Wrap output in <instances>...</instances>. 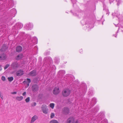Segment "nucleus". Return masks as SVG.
<instances>
[{
	"label": "nucleus",
	"instance_id": "nucleus-28",
	"mask_svg": "<svg viewBox=\"0 0 123 123\" xmlns=\"http://www.w3.org/2000/svg\"><path fill=\"white\" fill-rule=\"evenodd\" d=\"M101 123H108V122L106 119H104L101 122Z\"/></svg>",
	"mask_w": 123,
	"mask_h": 123
},
{
	"label": "nucleus",
	"instance_id": "nucleus-45",
	"mask_svg": "<svg viewBox=\"0 0 123 123\" xmlns=\"http://www.w3.org/2000/svg\"><path fill=\"white\" fill-rule=\"evenodd\" d=\"M26 94V92H23V93L22 95L23 96H25Z\"/></svg>",
	"mask_w": 123,
	"mask_h": 123
},
{
	"label": "nucleus",
	"instance_id": "nucleus-53",
	"mask_svg": "<svg viewBox=\"0 0 123 123\" xmlns=\"http://www.w3.org/2000/svg\"><path fill=\"white\" fill-rule=\"evenodd\" d=\"M86 25L88 24V25H89V24H88V22H87L86 23Z\"/></svg>",
	"mask_w": 123,
	"mask_h": 123
},
{
	"label": "nucleus",
	"instance_id": "nucleus-14",
	"mask_svg": "<svg viewBox=\"0 0 123 123\" xmlns=\"http://www.w3.org/2000/svg\"><path fill=\"white\" fill-rule=\"evenodd\" d=\"M26 28L28 30H31L33 27V25L32 24L29 23L27 24L26 25Z\"/></svg>",
	"mask_w": 123,
	"mask_h": 123
},
{
	"label": "nucleus",
	"instance_id": "nucleus-2",
	"mask_svg": "<svg viewBox=\"0 0 123 123\" xmlns=\"http://www.w3.org/2000/svg\"><path fill=\"white\" fill-rule=\"evenodd\" d=\"M19 65L17 62H14L12 63L11 66L12 69L15 70L19 68Z\"/></svg>",
	"mask_w": 123,
	"mask_h": 123
},
{
	"label": "nucleus",
	"instance_id": "nucleus-41",
	"mask_svg": "<svg viewBox=\"0 0 123 123\" xmlns=\"http://www.w3.org/2000/svg\"><path fill=\"white\" fill-rule=\"evenodd\" d=\"M73 123H80L79 121L78 120H76L75 121H74Z\"/></svg>",
	"mask_w": 123,
	"mask_h": 123
},
{
	"label": "nucleus",
	"instance_id": "nucleus-35",
	"mask_svg": "<svg viewBox=\"0 0 123 123\" xmlns=\"http://www.w3.org/2000/svg\"><path fill=\"white\" fill-rule=\"evenodd\" d=\"M103 10H105V9L106 8V6L105 5V4H104L103 3Z\"/></svg>",
	"mask_w": 123,
	"mask_h": 123
},
{
	"label": "nucleus",
	"instance_id": "nucleus-56",
	"mask_svg": "<svg viewBox=\"0 0 123 123\" xmlns=\"http://www.w3.org/2000/svg\"><path fill=\"white\" fill-rule=\"evenodd\" d=\"M3 58L4 59H5V58H6V57L5 56H3Z\"/></svg>",
	"mask_w": 123,
	"mask_h": 123
},
{
	"label": "nucleus",
	"instance_id": "nucleus-17",
	"mask_svg": "<svg viewBox=\"0 0 123 123\" xmlns=\"http://www.w3.org/2000/svg\"><path fill=\"white\" fill-rule=\"evenodd\" d=\"M7 49V47L5 45H4L0 49V51L1 52H3L6 51Z\"/></svg>",
	"mask_w": 123,
	"mask_h": 123
},
{
	"label": "nucleus",
	"instance_id": "nucleus-31",
	"mask_svg": "<svg viewBox=\"0 0 123 123\" xmlns=\"http://www.w3.org/2000/svg\"><path fill=\"white\" fill-rule=\"evenodd\" d=\"M30 100V98L29 97H28L26 99L25 101L27 103Z\"/></svg>",
	"mask_w": 123,
	"mask_h": 123
},
{
	"label": "nucleus",
	"instance_id": "nucleus-43",
	"mask_svg": "<svg viewBox=\"0 0 123 123\" xmlns=\"http://www.w3.org/2000/svg\"><path fill=\"white\" fill-rule=\"evenodd\" d=\"M17 92H12L11 93V94H17Z\"/></svg>",
	"mask_w": 123,
	"mask_h": 123
},
{
	"label": "nucleus",
	"instance_id": "nucleus-18",
	"mask_svg": "<svg viewBox=\"0 0 123 123\" xmlns=\"http://www.w3.org/2000/svg\"><path fill=\"white\" fill-rule=\"evenodd\" d=\"M23 57V54L21 53L17 55L16 57V59L17 60H18L22 58Z\"/></svg>",
	"mask_w": 123,
	"mask_h": 123
},
{
	"label": "nucleus",
	"instance_id": "nucleus-57",
	"mask_svg": "<svg viewBox=\"0 0 123 123\" xmlns=\"http://www.w3.org/2000/svg\"><path fill=\"white\" fill-rule=\"evenodd\" d=\"M31 49L30 50H29V51H30L31 52V53H31Z\"/></svg>",
	"mask_w": 123,
	"mask_h": 123
},
{
	"label": "nucleus",
	"instance_id": "nucleus-61",
	"mask_svg": "<svg viewBox=\"0 0 123 123\" xmlns=\"http://www.w3.org/2000/svg\"><path fill=\"white\" fill-rule=\"evenodd\" d=\"M32 43V42L31 41V42H30V44L31 43Z\"/></svg>",
	"mask_w": 123,
	"mask_h": 123
},
{
	"label": "nucleus",
	"instance_id": "nucleus-21",
	"mask_svg": "<svg viewBox=\"0 0 123 123\" xmlns=\"http://www.w3.org/2000/svg\"><path fill=\"white\" fill-rule=\"evenodd\" d=\"M38 50V48L37 46H35L34 48L33 49H31V53H33V51H37Z\"/></svg>",
	"mask_w": 123,
	"mask_h": 123
},
{
	"label": "nucleus",
	"instance_id": "nucleus-37",
	"mask_svg": "<svg viewBox=\"0 0 123 123\" xmlns=\"http://www.w3.org/2000/svg\"><path fill=\"white\" fill-rule=\"evenodd\" d=\"M55 116L54 114V113H52L50 116V118H53Z\"/></svg>",
	"mask_w": 123,
	"mask_h": 123
},
{
	"label": "nucleus",
	"instance_id": "nucleus-29",
	"mask_svg": "<svg viewBox=\"0 0 123 123\" xmlns=\"http://www.w3.org/2000/svg\"><path fill=\"white\" fill-rule=\"evenodd\" d=\"M50 107L52 109H53L55 105L54 103H51L49 105Z\"/></svg>",
	"mask_w": 123,
	"mask_h": 123
},
{
	"label": "nucleus",
	"instance_id": "nucleus-11",
	"mask_svg": "<svg viewBox=\"0 0 123 123\" xmlns=\"http://www.w3.org/2000/svg\"><path fill=\"white\" fill-rule=\"evenodd\" d=\"M99 109V108L98 106H96L92 110V113H94V115L98 111Z\"/></svg>",
	"mask_w": 123,
	"mask_h": 123
},
{
	"label": "nucleus",
	"instance_id": "nucleus-39",
	"mask_svg": "<svg viewBox=\"0 0 123 123\" xmlns=\"http://www.w3.org/2000/svg\"><path fill=\"white\" fill-rule=\"evenodd\" d=\"M27 81L28 83H30L31 82V79H30L27 78Z\"/></svg>",
	"mask_w": 123,
	"mask_h": 123
},
{
	"label": "nucleus",
	"instance_id": "nucleus-46",
	"mask_svg": "<svg viewBox=\"0 0 123 123\" xmlns=\"http://www.w3.org/2000/svg\"><path fill=\"white\" fill-rule=\"evenodd\" d=\"M114 0H110V3H111V2H112Z\"/></svg>",
	"mask_w": 123,
	"mask_h": 123
},
{
	"label": "nucleus",
	"instance_id": "nucleus-8",
	"mask_svg": "<svg viewBox=\"0 0 123 123\" xmlns=\"http://www.w3.org/2000/svg\"><path fill=\"white\" fill-rule=\"evenodd\" d=\"M60 92L59 88L56 87H55L53 91V93L55 95L58 94Z\"/></svg>",
	"mask_w": 123,
	"mask_h": 123
},
{
	"label": "nucleus",
	"instance_id": "nucleus-9",
	"mask_svg": "<svg viewBox=\"0 0 123 123\" xmlns=\"http://www.w3.org/2000/svg\"><path fill=\"white\" fill-rule=\"evenodd\" d=\"M74 120L75 118L73 117H70L67 119V123H73Z\"/></svg>",
	"mask_w": 123,
	"mask_h": 123
},
{
	"label": "nucleus",
	"instance_id": "nucleus-40",
	"mask_svg": "<svg viewBox=\"0 0 123 123\" xmlns=\"http://www.w3.org/2000/svg\"><path fill=\"white\" fill-rule=\"evenodd\" d=\"M36 105V102H34L33 103H32V104L31 105L32 106H35Z\"/></svg>",
	"mask_w": 123,
	"mask_h": 123
},
{
	"label": "nucleus",
	"instance_id": "nucleus-10",
	"mask_svg": "<svg viewBox=\"0 0 123 123\" xmlns=\"http://www.w3.org/2000/svg\"><path fill=\"white\" fill-rule=\"evenodd\" d=\"M16 74L17 76H20L24 74V71L20 69L17 71Z\"/></svg>",
	"mask_w": 123,
	"mask_h": 123
},
{
	"label": "nucleus",
	"instance_id": "nucleus-13",
	"mask_svg": "<svg viewBox=\"0 0 123 123\" xmlns=\"http://www.w3.org/2000/svg\"><path fill=\"white\" fill-rule=\"evenodd\" d=\"M41 109L43 112L44 113L46 114L48 113V109L46 106L42 105L41 107Z\"/></svg>",
	"mask_w": 123,
	"mask_h": 123
},
{
	"label": "nucleus",
	"instance_id": "nucleus-26",
	"mask_svg": "<svg viewBox=\"0 0 123 123\" xmlns=\"http://www.w3.org/2000/svg\"><path fill=\"white\" fill-rule=\"evenodd\" d=\"M113 14H114V15L116 16L117 17L120 15V13L118 12H114V13H113Z\"/></svg>",
	"mask_w": 123,
	"mask_h": 123
},
{
	"label": "nucleus",
	"instance_id": "nucleus-22",
	"mask_svg": "<svg viewBox=\"0 0 123 123\" xmlns=\"http://www.w3.org/2000/svg\"><path fill=\"white\" fill-rule=\"evenodd\" d=\"M54 60L55 62L57 63H58L59 62V59L58 58L55 57Z\"/></svg>",
	"mask_w": 123,
	"mask_h": 123
},
{
	"label": "nucleus",
	"instance_id": "nucleus-19",
	"mask_svg": "<svg viewBox=\"0 0 123 123\" xmlns=\"http://www.w3.org/2000/svg\"><path fill=\"white\" fill-rule=\"evenodd\" d=\"M38 117L36 115H34L32 118L31 123H32L34 122L37 119Z\"/></svg>",
	"mask_w": 123,
	"mask_h": 123
},
{
	"label": "nucleus",
	"instance_id": "nucleus-32",
	"mask_svg": "<svg viewBox=\"0 0 123 123\" xmlns=\"http://www.w3.org/2000/svg\"><path fill=\"white\" fill-rule=\"evenodd\" d=\"M105 11L106 12V14L109 15V12L108 10L107 9H105Z\"/></svg>",
	"mask_w": 123,
	"mask_h": 123
},
{
	"label": "nucleus",
	"instance_id": "nucleus-33",
	"mask_svg": "<svg viewBox=\"0 0 123 123\" xmlns=\"http://www.w3.org/2000/svg\"><path fill=\"white\" fill-rule=\"evenodd\" d=\"M72 3L73 4V6H74V4H75L76 3L77 1L76 0H71Z\"/></svg>",
	"mask_w": 123,
	"mask_h": 123
},
{
	"label": "nucleus",
	"instance_id": "nucleus-3",
	"mask_svg": "<svg viewBox=\"0 0 123 123\" xmlns=\"http://www.w3.org/2000/svg\"><path fill=\"white\" fill-rule=\"evenodd\" d=\"M62 113L63 114L65 115H67L69 114L70 112L69 108L67 107H65L62 109Z\"/></svg>",
	"mask_w": 123,
	"mask_h": 123
},
{
	"label": "nucleus",
	"instance_id": "nucleus-25",
	"mask_svg": "<svg viewBox=\"0 0 123 123\" xmlns=\"http://www.w3.org/2000/svg\"><path fill=\"white\" fill-rule=\"evenodd\" d=\"M7 79L8 81L10 82H11L14 79L13 77H8V78Z\"/></svg>",
	"mask_w": 123,
	"mask_h": 123
},
{
	"label": "nucleus",
	"instance_id": "nucleus-55",
	"mask_svg": "<svg viewBox=\"0 0 123 123\" xmlns=\"http://www.w3.org/2000/svg\"><path fill=\"white\" fill-rule=\"evenodd\" d=\"M2 57L1 56H0V59L2 58Z\"/></svg>",
	"mask_w": 123,
	"mask_h": 123
},
{
	"label": "nucleus",
	"instance_id": "nucleus-24",
	"mask_svg": "<svg viewBox=\"0 0 123 123\" xmlns=\"http://www.w3.org/2000/svg\"><path fill=\"white\" fill-rule=\"evenodd\" d=\"M50 123H59V122L56 120H53L50 121Z\"/></svg>",
	"mask_w": 123,
	"mask_h": 123
},
{
	"label": "nucleus",
	"instance_id": "nucleus-23",
	"mask_svg": "<svg viewBox=\"0 0 123 123\" xmlns=\"http://www.w3.org/2000/svg\"><path fill=\"white\" fill-rule=\"evenodd\" d=\"M11 12L13 14H15L16 12V10L15 8H13L11 10Z\"/></svg>",
	"mask_w": 123,
	"mask_h": 123
},
{
	"label": "nucleus",
	"instance_id": "nucleus-54",
	"mask_svg": "<svg viewBox=\"0 0 123 123\" xmlns=\"http://www.w3.org/2000/svg\"><path fill=\"white\" fill-rule=\"evenodd\" d=\"M102 115V113H101V112H100V113L99 114V115Z\"/></svg>",
	"mask_w": 123,
	"mask_h": 123
},
{
	"label": "nucleus",
	"instance_id": "nucleus-12",
	"mask_svg": "<svg viewBox=\"0 0 123 123\" xmlns=\"http://www.w3.org/2000/svg\"><path fill=\"white\" fill-rule=\"evenodd\" d=\"M37 75V71L35 70H32L29 73V75L31 76H35Z\"/></svg>",
	"mask_w": 123,
	"mask_h": 123
},
{
	"label": "nucleus",
	"instance_id": "nucleus-20",
	"mask_svg": "<svg viewBox=\"0 0 123 123\" xmlns=\"http://www.w3.org/2000/svg\"><path fill=\"white\" fill-rule=\"evenodd\" d=\"M23 97L22 96H18L16 97V99L18 101H20L23 99Z\"/></svg>",
	"mask_w": 123,
	"mask_h": 123
},
{
	"label": "nucleus",
	"instance_id": "nucleus-48",
	"mask_svg": "<svg viewBox=\"0 0 123 123\" xmlns=\"http://www.w3.org/2000/svg\"><path fill=\"white\" fill-rule=\"evenodd\" d=\"M13 6V4H12L11 6H10V8H11Z\"/></svg>",
	"mask_w": 123,
	"mask_h": 123
},
{
	"label": "nucleus",
	"instance_id": "nucleus-50",
	"mask_svg": "<svg viewBox=\"0 0 123 123\" xmlns=\"http://www.w3.org/2000/svg\"><path fill=\"white\" fill-rule=\"evenodd\" d=\"M30 83H28L27 82V84H26L28 86H29Z\"/></svg>",
	"mask_w": 123,
	"mask_h": 123
},
{
	"label": "nucleus",
	"instance_id": "nucleus-4",
	"mask_svg": "<svg viewBox=\"0 0 123 123\" xmlns=\"http://www.w3.org/2000/svg\"><path fill=\"white\" fill-rule=\"evenodd\" d=\"M23 26V25L22 24L18 23H16L14 26L13 27V29L15 30H17L21 28Z\"/></svg>",
	"mask_w": 123,
	"mask_h": 123
},
{
	"label": "nucleus",
	"instance_id": "nucleus-59",
	"mask_svg": "<svg viewBox=\"0 0 123 123\" xmlns=\"http://www.w3.org/2000/svg\"><path fill=\"white\" fill-rule=\"evenodd\" d=\"M36 40H37V38H36Z\"/></svg>",
	"mask_w": 123,
	"mask_h": 123
},
{
	"label": "nucleus",
	"instance_id": "nucleus-58",
	"mask_svg": "<svg viewBox=\"0 0 123 123\" xmlns=\"http://www.w3.org/2000/svg\"><path fill=\"white\" fill-rule=\"evenodd\" d=\"M39 58H40V59H41V60H42V58L41 57H39Z\"/></svg>",
	"mask_w": 123,
	"mask_h": 123
},
{
	"label": "nucleus",
	"instance_id": "nucleus-63",
	"mask_svg": "<svg viewBox=\"0 0 123 123\" xmlns=\"http://www.w3.org/2000/svg\"><path fill=\"white\" fill-rule=\"evenodd\" d=\"M121 27H122V28H123V26H121Z\"/></svg>",
	"mask_w": 123,
	"mask_h": 123
},
{
	"label": "nucleus",
	"instance_id": "nucleus-42",
	"mask_svg": "<svg viewBox=\"0 0 123 123\" xmlns=\"http://www.w3.org/2000/svg\"><path fill=\"white\" fill-rule=\"evenodd\" d=\"M51 67H52L54 69H56V68L55 67V65H53Z\"/></svg>",
	"mask_w": 123,
	"mask_h": 123
},
{
	"label": "nucleus",
	"instance_id": "nucleus-51",
	"mask_svg": "<svg viewBox=\"0 0 123 123\" xmlns=\"http://www.w3.org/2000/svg\"><path fill=\"white\" fill-rule=\"evenodd\" d=\"M68 83H70V82L71 81V80H69V79H68Z\"/></svg>",
	"mask_w": 123,
	"mask_h": 123
},
{
	"label": "nucleus",
	"instance_id": "nucleus-64",
	"mask_svg": "<svg viewBox=\"0 0 123 123\" xmlns=\"http://www.w3.org/2000/svg\"><path fill=\"white\" fill-rule=\"evenodd\" d=\"M88 101V102H89V100H88V101Z\"/></svg>",
	"mask_w": 123,
	"mask_h": 123
},
{
	"label": "nucleus",
	"instance_id": "nucleus-15",
	"mask_svg": "<svg viewBox=\"0 0 123 123\" xmlns=\"http://www.w3.org/2000/svg\"><path fill=\"white\" fill-rule=\"evenodd\" d=\"M22 47L19 45L17 46L16 48V51L18 53L21 52L22 50Z\"/></svg>",
	"mask_w": 123,
	"mask_h": 123
},
{
	"label": "nucleus",
	"instance_id": "nucleus-34",
	"mask_svg": "<svg viewBox=\"0 0 123 123\" xmlns=\"http://www.w3.org/2000/svg\"><path fill=\"white\" fill-rule=\"evenodd\" d=\"M43 94L42 93H40L39 94L38 97L39 98H41L43 96Z\"/></svg>",
	"mask_w": 123,
	"mask_h": 123
},
{
	"label": "nucleus",
	"instance_id": "nucleus-5",
	"mask_svg": "<svg viewBox=\"0 0 123 123\" xmlns=\"http://www.w3.org/2000/svg\"><path fill=\"white\" fill-rule=\"evenodd\" d=\"M65 73V71L64 70H61L58 72V76L59 78L62 79Z\"/></svg>",
	"mask_w": 123,
	"mask_h": 123
},
{
	"label": "nucleus",
	"instance_id": "nucleus-60",
	"mask_svg": "<svg viewBox=\"0 0 123 123\" xmlns=\"http://www.w3.org/2000/svg\"><path fill=\"white\" fill-rule=\"evenodd\" d=\"M100 117V118H101V117L100 116L99 117Z\"/></svg>",
	"mask_w": 123,
	"mask_h": 123
},
{
	"label": "nucleus",
	"instance_id": "nucleus-44",
	"mask_svg": "<svg viewBox=\"0 0 123 123\" xmlns=\"http://www.w3.org/2000/svg\"><path fill=\"white\" fill-rule=\"evenodd\" d=\"M27 81H25V80H24L23 82V83L24 84H27Z\"/></svg>",
	"mask_w": 123,
	"mask_h": 123
},
{
	"label": "nucleus",
	"instance_id": "nucleus-1",
	"mask_svg": "<svg viewBox=\"0 0 123 123\" xmlns=\"http://www.w3.org/2000/svg\"><path fill=\"white\" fill-rule=\"evenodd\" d=\"M71 90L68 89H64L62 92V95L64 97H67L70 94Z\"/></svg>",
	"mask_w": 123,
	"mask_h": 123
},
{
	"label": "nucleus",
	"instance_id": "nucleus-49",
	"mask_svg": "<svg viewBox=\"0 0 123 123\" xmlns=\"http://www.w3.org/2000/svg\"><path fill=\"white\" fill-rule=\"evenodd\" d=\"M120 3L118 2L117 3V5L118 6H119V4H120Z\"/></svg>",
	"mask_w": 123,
	"mask_h": 123
},
{
	"label": "nucleus",
	"instance_id": "nucleus-62",
	"mask_svg": "<svg viewBox=\"0 0 123 123\" xmlns=\"http://www.w3.org/2000/svg\"><path fill=\"white\" fill-rule=\"evenodd\" d=\"M70 77H69V76L68 77V78H70Z\"/></svg>",
	"mask_w": 123,
	"mask_h": 123
},
{
	"label": "nucleus",
	"instance_id": "nucleus-16",
	"mask_svg": "<svg viewBox=\"0 0 123 123\" xmlns=\"http://www.w3.org/2000/svg\"><path fill=\"white\" fill-rule=\"evenodd\" d=\"M86 89L83 87L79 90L80 92L81 95H83L86 93Z\"/></svg>",
	"mask_w": 123,
	"mask_h": 123
},
{
	"label": "nucleus",
	"instance_id": "nucleus-38",
	"mask_svg": "<svg viewBox=\"0 0 123 123\" xmlns=\"http://www.w3.org/2000/svg\"><path fill=\"white\" fill-rule=\"evenodd\" d=\"M120 28L119 27L118 29V30H117V33L115 34V35H114V34L113 35V36H115V37H117V33L118 32V31H119V29H120Z\"/></svg>",
	"mask_w": 123,
	"mask_h": 123
},
{
	"label": "nucleus",
	"instance_id": "nucleus-27",
	"mask_svg": "<svg viewBox=\"0 0 123 123\" xmlns=\"http://www.w3.org/2000/svg\"><path fill=\"white\" fill-rule=\"evenodd\" d=\"M46 59L48 60L49 61L50 63L52 61V60L51 58L49 57H47L46 58Z\"/></svg>",
	"mask_w": 123,
	"mask_h": 123
},
{
	"label": "nucleus",
	"instance_id": "nucleus-7",
	"mask_svg": "<svg viewBox=\"0 0 123 123\" xmlns=\"http://www.w3.org/2000/svg\"><path fill=\"white\" fill-rule=\"evenodd\" d=\"M39 87L36 84H33L32 87V90L34 92H37L38 90Z\"/></svg>",
	"mask_w": 123,
	"mask_h": 123
},
{
	"label": "nucleus",
	"instance_id": "nucleus-36",
	"mask_svg": "<svg viewBox=\"0 0 123 123\" xmlns=\"http://www.w3.org/2000/svg\"><path fill=\"white\" fill-rule=\"evenodd\" d=\"M1 79L3 81H4L5 80V77L3 76H2Z\"/></svg>",
	"mask_w": 123,
	"mask_h": 123
},
{
	"label": "nucleus",
	"instance_id": "nucleus-47",
	"mask_svg": "<svg viewBox=\"0 0 123 123\" xmlns=\"http://www.w3.org/2000/svg\"><path fill=\"white\" fill-rule=\"evenodd\" d=\"M0 97H1V99H3V96L2 95H1L0 94Z\"/></svg>",
	"mask_w": 123,
	"mask_h": 123
},
{
	"label": "nucleus",
	"instance_id": "nucleus-52",
	"mask_svg": "<svg viewBox=\"0 0 123 123\" xmlns=\"http://www.w3.org/2000/svg\"><path fill=\"white\" fill-rule=\"evenodd\" d=\"M2 70V68L1 67V66H0V71L1 70Z\"/></svg>",
	"mask_w": 123,
	"mask_h": 123
},
{
	"label": "nucleus",
	"instance_id": "nucleus-6",
	"mask_svg": "<svg viewBox=\"0 0 123 123\" xmlns=\"http://www.w3.org/2000/svg\"><path fill=\"white\" fill-rule=\"evenodd\" d=\"M96 100L95 98H93L92 99L91 101L90 102L89 106L91 107H93L96 103Z\"/></svg>",
	"mask_w": 123,
	"mask_h": 123
},
{
	"label": "nucleus",
	"instance_id": "nucleus-30",
	"mask_svg": "<svg viewBox=\"0 0 123 123\" xmlns=\"http://www.w3.org/2000/svg\"><path fill=\"white\" fill-rule=\"evenodd\" d=\"M10 66V65L9 64H7L4 67V69L5 70L8 67Z\"/></svg>",
	"mask_w": 123,
	"mask_h": 123
}]
</instances>
